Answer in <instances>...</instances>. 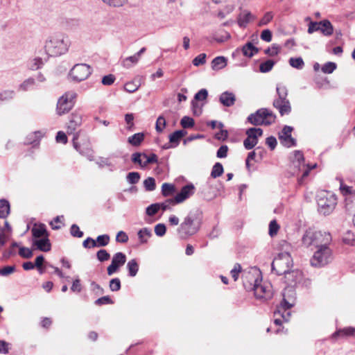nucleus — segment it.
Wrapping results in <instances>:
<instances>
[{"label":"nucleus","mask_w":355,"mask_h":355,"mask_svg":"<svg viewBox=\"0 0 355 355\" xmlns=\"http://www.w3.org/2000/svg\"><path fill=\"white\" fill-rule=\"evenodd\" d=\"M76 97L77 94L74 91L65 92L58 101L56 106L57 114L62 116L68 113L74 106Z\"/></svg>","instance_id":"nucleus-8"},{"label":"nucleus","mask_w":355,"mask_h":355,"mask_svg":"<svg viewBox=\"0 0 355 355\" xmlns=\"http://www.w3.org/2000/svg\"><path fill=\"white\" fill-rule=\"evenodd\" d=\"M144 139V134L142 132L136 133L128 137V142L134 146H139Z\"/></svg>","instance_id":"nucleus-30"},{"label":"nucleus","mask_w":355,"mask_h":355,"mask_svg":"<svg viewBox=\"0 0 355 355\" xmlns=\"http://www.w3.org/2000/svg\"><path fill=\"white\" fill-rule=\"evenodd\" d=\"M295 302V293L291 287H287L283 293V300L281 305L286 306L288 308L293 306Z\"/></svg>","instance_id":"nucleus-20"},{"label":"nucleus","mask_w":355,"mask_h":355,"mask_svg":"<svg viewBox=\"0 0 355 355\" xmlns=\"http://www.w3.org/2000/svg\"><path fill=\"white\" fill-rule=\"evenodd\" d=\"M333 336L334 338H337V337L345 338V337L355 336V328L349 327H345V328L339 329V330L336 331L333 334Z\"/></svg>","instance_id":"nucleus-25"},{"label":"nucleus","mask_w":355,"mask_h":355,"mask_svg":"<svg viewBox=\"0 0 355 355\" xmlns=\"http://www.w3.org/2000/svg\"><path fill=\"white\" fill-rule=\"evenodd\" d=\"M140 179V175L137 172H130L127 175V180L130 184H136Z\"/></svg>","instance_id":"nucleus-57"},{"label":"nucleus","mask_w":355,"mask_h":355,"mask_svg":"<svg viewBox=\"0 0 355 355\" xmlns=\"http://www.w3.org/2000/svg\"><path fill=\"white\" fill-rule=\"evenodd\" d=\"M143 157L146 159L144 162V165L146 166L149 164L157 163V156L153 153L149 156H147L146 154H143Z\"/></svg>","instance_id":"nucleus-60"},{"label":"nucleus","mask_w":355,"mask_h":355,"mask_svg":"<svg viewBox=\"0 0 355 355\" xmlns=\"http://www.w3.org/2000/svg\"><path fill=\"white\" fill-rule=\"evenodd\" d=\"M293 266V259L288 252L279 254L272 262V270L278 275H290Z\"/></svg>","instance_id":"nucleus-3"},{"label":"nucleus","mask_w":355,"mask_h":355,"mask_svg":"<svg viewBox=\"0 0 355 355\" xmlns=\"http://www.w3.org/2000/svg\"><path fill=\"white\" fill-rule=\"evenodd\" d=\"M261 272L257 270L245 272L242 275V281L244 288L248 291H252L259 282H261Z\"/></svg>","instance_id":"nucleus-11"},{"label":"nucleus","mask_w":355,"mask_h":355,"mask_svg":"<svg viewBox=\"0 0 355 355\" xmlns=\"http://www.w3.org/2000/svg\"><path fill=\"white\" fill-rule=\"evenodd\" d=\"M227 60L224 56H218L211 62V68L217 71L225 68L227 66Z\"/></svg>","instance_id":"nucleus-26"},{"label":"nucleus","mask_w":355,"mask_h":355,"mask_svg":"<svg viewBox=\"0 0 355 355\" xmlns=\"http://www.w3.org/2000/svg\"><path fill=\"white\" fill-rule=\"evenodd\" d=\"M289 64L293 68L302 69L304 66V62L302 58H291L289 59Z\"/></svg>","instance_id":"nucleus-39"},{"label":"nucleus","mask_w":355,"mask_h":355,"mask_svg":"<svg viewBox=\"0 0 355 355\" xmlns=\"http://www.w3.org/2000/svg\"><path fill=\"white\" fill-rule=\"evenodd\" d=\"M273 18V14L272 12H266L264 16L261 19V20L259 22V26H262L267 25L269 22L271 21V20Z\"/></svg>","instance_id":"nucleus-52"},{"label":"nucleus","mask_w":355,"mask_h":355,"mask_svg":"<svg viewBox=\"0 0 355 355\" xmlns=\"http://www.w3.org/2000/svg\"><path fill=\"white\" fill-rule=\"evenodd\" d=\"M195 187L192 184L183 187L181 191L175 196L173 201L177 204L183 202L194 193Z\"/></svg>","instance_id":"nucleus-19"},{"label":"nucleus","mask_w":355,"mask_h":355,"mask_svg":"<svg viewBox=\"0 0 355 355\" xmlns=\"http://www.w3.org/2000/svg\"><path fill=\"white\" fill-rule=\"evenodd\" d=\"M55 141L57 143L67 144L68 142L67 134L63 131H58L55 137Z\"/></svg>","instance_id":"nucleus-55"},{"label":"nucleus","mask_w":355,"mask_h":355,"mask_svg":"<svg viewBox=\"0 0 355 355\" xmlns=\"http://www.w3.org/2000/svg\"><path fill=\"white\" fill-rule=\"evenodd\" d=\"M340 193L345 196L355 195V190L353 189V187L347 186L343 183L340 184Z\"/></svg>","instance_id":"nucleus-41"},{"label":"nucleus","mask_w":355,"mask_h":355,"mask_svg":"<svg viewBox=\"0 0 355 355\" xmlns=\"http://www.w3.org/2000/svg\"><path fill=\"white\" fill-rule=\"evenodd\" d=\"M92 73V69L86 64H77L70 71L73 80L80 82L87 79Z\"/></svg>","instance_id":"nucleus-12"},{"label":"nucleus","mask_w":355,"mask_h":355,"mask_svg":"<svg viewBox=\"0 0 355 355\" xmlns=\"http://www.w3.org/2000/svg\"><path fill=\"white\" fill-rule=\"evenodd\" d=\"M32 234L35 238L48 237L49 234L46 231L44 224H40L38 226H34L31 230Z\"/></svg>","instance_id":"nucleus-24"},{"label":"nucleus","mask_w":355,"mask_h":355,"mask_svg":"<svg viewBox=\"0 0 355 355\" xmlns=\"http://www.w3.org/2000/svg\"><path fill=\"white\" fill-rule=\"evenodd\" d=\"M139 58H140L137 54L126 58L123 62V66L125 67H130L132 66V64H136L139 61Z\"/></svg>","instance_id":"nucleus-44"},{"label":"nucleus","mask_w":355,"mask_h":355,"mask_svg":"<svg viewBox=\"0 0 355 355\" xmlns=\"http://www.w3.org/2000/svg\"><path fill=\"white\" fill-rule=\"evenodd\" d=\"M10 213V204L8 200H0V218H5Z\"/></svg>","instance_id":"nucleus-31"},{"label":"nucleus","mask_w":355,"mask_h":355,"mask_svg":"<svg viewBox=\"0 0 355 355\" xmlns=\"http://www.w3.org/2000/svg\"><path fill=\"white\" fill-rule=\"evenodd\" d=\"M127 268L129 275L130 277H135L139 270L138 263L135 259H131L127 263Z\"/></svg>","instance_id":"nucleus-32"},{"label":"nucleus","mask_w":355,"mask_h":355,"mask_svg":"<svg viewBox=\"0 0 355 355\" xmlns=\"http://www.w3.org/2000/svg\"><path fill=\"white\" fill-rule=\"evenodd\" d=\"M263 130L261 128H251L246 131L247 138L243 141L245 148L248 150L253 148L258 143V137L261 136Z\"/></svg>","instance_id":"nucleus-14"},{"label":"nucleus","mask_w":355,"mask_h":355,"mask_svg":"<svg viewBox=\"0 0 355 355\" xmlns=\"http://www.w3.org/2000/svg\"><path fill=\"white\" fill-rule=\"evenodd\" d=\"M331 236L329 232H322L309 229L302 237V243L306 246H314L317 249L329 248Z\"/></svg>","instance_id":"nucleus-2"},{"label":"nucleus","mask_w":355,"mask_h":355,"mask_svg":"<svg viewBox=\"0 0 355 355\" xmlns=\"http://www.w3.org/2000/svg\"><path fill=\"white\" fill-rule=\"evenodd\" d=\"M160 209L159 204H153L147 207L146 214L148 216H154L156 214Z\"/></svg>","instance_id":"nucleus-63"},{"label":"nucleus","mask_w":355,"mask_h":355,"mask_svg":"<svg viewBox=\"0 0 355 355\" xmlns=\"http://www.w3.org/2000/svg\"><path fill=\"white\" fill-rule=\"evenodd\" d=\"M261 282H259L252 290L255 297L259 300H270L273 295L272 286L266 282L262 284Z\"/></svg>","instance_id":"nucleus-13"},{"label":"nucleus","mask_w":355,"mask_h":355,"mask_svg":"<svg viewBox=\"0 0 355 355\" xmlns=\"http://www.w3.org/2000/svg\"><path fill=\"white\" fill-rule=\"evenodd\" d=\"M110 236L107 234L100 235L96 238V240H91L92 246L95 247H104L110 243Z\"/></svg>","instance_id":"nucleus-28"},{"label":"nucleus","mask_w":355,"mask_h":355,"mask_svg":"<svg viewBox=\"0 0 355 355\" xmlns=\"http://www.w3.org/2000/svg\"><path fill=\"white\" fill-rule=\"evenodd\" d=\"M137 234L141 243H146L152 235L150 230L146 227L140 230Z\"/></svg>","instance_id":"nucleus-33"},{"label":"nucleus","mask_w":355,"mask_h":355,"mask_svg":"<svg viewBox=\"0 0 355 355\" xmlns=\"http://www.w3.org/2000/svg\"><path fill=\"white\" fill-rule=\"evenodd\" d=\"M275 65V62L272 60H268L266 62H263L259 65V71L262 73H267L272 70L273 66Z\"/></svg>","instance_id":"nucleus-38"},{"label":"nucleus","mask_w":355,"mask_h":355,"mask_svg":"<svg viewBox=\"0 0 355 355\" xmlns=\"http://www.w3.org/2000/svg\"><path fill=\"white\" fill-rule=\"evenodd\" d=\"M337 205L336 196L329 191H322L318 198V210L324 215L329 214Z\"/></svg>","instance_id":"nucleus-6"},{"label":"nucleus","mask_w":355,"mask_h":355,"mask_svg":"<svg viewBox=\"0 0 355 355\" xmlns=\"http://www.w3.org/2000/svg\"><path fill=\"white\" fill-rule=\"evenodd\" d=\"M336 69V64L332 62L325 63L322 67V71L324 73H331Z\"/></svg>","instance_id":"nucleus-49"},{"label":"nucleus","mask_w":355,"mask_h":355,"mask_svg":"<svg viewBox=\"0 0 355 355\" xmlns=\"http://www.w3.org/2000/svg\"><path fill=\"white\" fill-rule=\"evenodd\" d=\"M343 241L345 244L354 245H355V235L350 231H347L343 238Z\"/></svg>","instance_id":"nucleus-40"},{"label":"nucleus","mask_w":355,"mask_h":355,"mask_svg":"<svg viewBox=\"0 0 355 355\" xmlns=\"http://www.w3.org/2000/svg\"><path fill=\"white\" fill-rule=\"evenodd\" d=\"M219 101L224 106L231 107L234 104L236 101V96L232 92H224L220 94Z\"/></svg>","instance_id":"nucleus-21"},{"label":"nucleus","mask_w":355,"mask_h":355,"mask_svg":"<svg viewBox=\"0 0 355 355\" xmlns=\"http://www.w3.org/2000/svg\"><path fill=\"white\" fill-rule=\"evenodd\" d=\"M320 31L326 36H330L334 33V28L331 23L329 20H323L320 21Z\"/></svg>","instance_id":"nucleus-27"},{"label":"nucleus","mask_w":355,"mask_h":355,"mask_svg":"<svg viewBox=\"0 0 355 355\" xmlns=\"http://www.w3.org/2000/svg\"><path fill=\"white\" fill-rule=\"evenodd\" d=\"M180 124L184 128H190L193 127L195 122L191 117L185 116L181 119Z\"/></svg>","instance_id":"nucleus-43"},{"label":"nucleus","mask_w":355,"mask_h":355,"mask_svg":"<svg viewBox=\"0 0 355 355\" xmlns=\"http://www.w3.org/2000/svg\"><path fill=\"white\" fill-rule=\"evenodd\" d=\"M33 245L42 252H49L51 250V245L48 237L34 241Z\"/></svg>","instance_id":"nucleus-23"},{"label":"nucleus","mask_w":355,"mask_h":355,"mask_svg":"<svg viewBox=\"0 0 355 355\" xmlns=\"http://www.w3.org/2000/svg\"><path fill=\"white\" fill-rule=\"evenodd\" d=\"M70 232L73 237L81 238L83 236V232L80 231L79 227L76 224L71 225Z\"/></svg>","instance_id":"nucleus-58"},{"label":"nucleus","mask_w":355,"mask_h":355,"mask_svg":"<svg viewBox=\"0 0 355 355\" xmlns=\"http://www.w3.org/2000/svg\"><path fill=\"white\" fill-rule=\"evenodd\" d=\"M166 127V119L163 116H159L156 121L155 129L157 132H162Z\"/></svg>","instance_id":"nucleus-46"},{"label":"nucleus","mask_w":355,"mask_h":355,"mask_svg":"<svg viewBox=\"0 0 355 355\" xmlns=\"http://www.w3.org/2000/svg\"><path fill=\"white\" fill-rule=\"evenodd\" d=\"M242 52L245 56L251 58L259 52V49L251 42H248L243 46Z\"/></svg>","instance_id":"nucleus-29"},{"label":"nucleus","mask_w":355,"mask_h":355,"mask_svg":"<svg viewBox=\"0 0 355 355\" xmlns=\"http://www.w3.org/2000/svg\"><path fill=\"white\" fill-rule=\"evenodd\" d=\"M82 122V115L77 112H73L70 115L69 122L67 124V133L74 136V133L77 132L76 130L81 125Z\"/></svg>","instance_id":"nucleus-17"},{"label":"nucleus","mask_w":355,"mask_h":355,"mask_svg":"<svg viewBox=\"0 0 355 355\" xmlns=\"http://www.w3.org/2000/svg\"><path fill=\"white\" fill-rule=\"evenodd\" d=\"M19 254L26 259H29L33 256V252L28 248L21 247L19 250Z\"/></svg>","instance_id":"nucleus-61"},{"label":"nucleus","mask_w":355,"mask_h":355,"mask_svg":"<svg viewBox=\"0 0 355 355\" xmlns=\"http://www.w3.org/2000/svg\"><path fill=\"white\" fill-rule=\"evenodd\" d=\"M175 191V187L173 184L164 183L162 186V193L164 196H171Z\"/></svg>","instance_id":"nucleus-34"},{"label":"nucleus","mask_w":355,"mask_h":355,"mask_svg":"<svg viewBox=\"0 0 355 355\" xmlns=\"http://www.w3.org/2000/svg\"><path fill=\"white\" fill-rule=\"evenodd\" d=\"M35 85V80L33 78H28L24 80L19 86V89L26 92L32 88Z\"/></svg>","instance_id":"nucleus-42"},{"label":"nucleus","mask_w":355,"mask_h":355,"mask_svg":"<svg viewBox=\"0 0 355 355\" xmlns=\"http://www.w3.org/2000/svg\"><path fill=\"white\" fill-rule=\"evenodd\" d=\"M280 51V46L276 44H273L272 47L268 48L265 50V53L270 56H274L277 55Z\"/></svg>","instance_id":"nucleus-64"},{"label":"nucleus","mask_w":355,"mask_h":355,"mask_svg":"<svg viewBox=\"0 0 355 355\" xmlns=\"http://www.w3.org/2000/svg\"><path fill=\"white\" fill-rule=\"evenodd\" d=\"M275 114L266 108L259 109L248 117V121L254 125H270L275 123Z\"/></svg>","instance_id":"nucleus-7"},{"label":"nucleus","mask_w":355,"mask_h":355,"mask_svg":"<svg viewBox=\"0 0 355 355\" xmlns=\"http://www.w3.org/2000/svg\"><path fill=\"white\" fill-rule=\"evenodd\" d=\"M139 86V84L135 83V81H130L125 84L124 89L129 93H132L137 91Z\"/></svg>","instance_id":"nucleus-45"},{"label":"nucleus","mask_w":355,"mask_h":355,"mask_svg":"<svg viewBox=\"0 0 355 355\" xmlns=\"http://www.w3.org/2000/svg\"><path fill=\"white\" fill-rule=\"evenodd\" d=\"M15 95V92L12 90H5L0 93V105L3 102L9 101L12 99Z\"/></svg>","instance_id":"nucleus-37"},{"label":"nucleus","mask_w":355,"mask_h":355,"mask_svg":"<svg viewBox=\"0 0 355 355\" xmlns=\"http://www.w3.org/2000/svg\"><path fill=\"white\" fill-rule=\"evenodd\" d=\"M254 19V17L250 12L244 10L239 14L237 18V22L240 27L245 28L246 26Z\"/></svg>","instance_id":"nucleus-22"},{"label":"nucleus","mask_w":355,"mask_h":355,"mask_svg":"<svg viewBox=\"0 0 355 355\" xmlns=\"http://www.w3.org/2000/svg\"><path fill=\"white\" fill-rule=\"evenodd\" d=\"M110 288L112 291H118L121 288V281L119 278H114L110 282Z\"/></svg>","instance_id":"nucleus-56"},{"label":"nucleus","mask_w":355,"mask_h":355,"mask_svg":"<svg viewBox=\"0 0 355 355\" xmlns=\"http://www.w3.org/2000/svg\"><path fill=\"white\" fill-rule=\"evenodd\" d=\"M80 130L77 131L73 136L72 144L73 148L80 155L86 157L89 161L94 159V150L89 137H85L79 141Z\"/></svg>","instance_id":"nucleus-5"},{"label":"nucleus","mask_w":355,"mask_h":355,"mask_svg":"<svg viewBox=\"0 0 355 355\" xmlns=\"http://www.w3.org/2000/svg\"><path fill=\"white\" fill-rule=\"evenodd\" d=\"M96 257L99 261L103 262L109 260L110 254L106 250L101 249L97 252Z\"/></svg>","instance_id":"nucleus-48"},{"label":"nucleus","mask_w":355,"mask_h":355,"mask_svg":"<svg viewBox=\"0 0 355 355\" xmlns=\"http://www.w3.org/2000/svg\"><path fill=\"white\" fill-rule=\"evenodd\" d=\"M44 261V257L42 255H40L36 257L35 261V267L37 268L38 271L40 274H42L44 272V270L42 268L43 263Z\"/></svg>","instance_id":"nucleus-59"},{"label":"nucleus","mask_w":355,"mask_h":355,"mask_svg":"<svg viewBox=\"0 0 355 355\" xmlns=\"http://www.w3.org/2000/svg\"><path fill=\"white\" fill-rule=\"evenodd\" d=\"M206 57L205 53H200L193 60V64L196 67L204 64L206 62Z\"/></svg>","instance_id":"nucleus-51"},{"label":"nucleus","mask_w":355,"mask_h":355,"mask_svg":"<svg viewBox=\"0 0 355 355\" xmlns=\"http://www.w3.org/2000/svg\"><path fill=\"white\" fill-rule=\"evenodd\" d=\"M187 134L184 130H176L173 132L169 137L171 143L178 144L180 139Z\"/></svg>","instance_id":"nucleus-35"},{"label":"nucleus","mask_w":355,"mask_h":355,"mask_svg":"<svg viewBox=\"0 0 355 355\" xmlns=\"http://www.w3.org/2000/svg\"><path fill=\"white\" fill-rule=\"evenodd\" d=\"M44 48L49 55L58 56L67 51L68 46L63 38L55 37L46 41Z\"/></svg>","instance_id":"nucleus-9"},{"label":"nucleus","mask_w":355,"mask_h":355,"mask_svg":"<svg viewBox=\"0 0 355 355\" xmlns=\"http://www.w3.org/2000/svg\"><path fill=\"white\" fill-rule=\"evenodd\" d=\"M223 171L224 170L223 165L220 163L217 162L214 165L212 168L211 176L213 178H218L223 175Z\"/></svg>","instance_id":"nucleus-36"},{"label":"nucleus","mask_w":355,"mask_h":355,"mask_svg":"<svg viewBox=\"0 0 355 355\" xmlns=\"http://www.w3.org/2000/svg\"><path fill=\"white\" fill-rule=\"evenodd\" d=\"M223 124L221 123H218V128L220 131L216 134V138L219 140H225L228 136V132L225 130H223Z\"/></svg>","instance_id":"nucleus-54"},{"label":"nucleus","mask_w":355,"mask_h":355,"mask_svg":"<svg viewBox=\"0 0 355 355\" xmlns=\"http://www.w3.org/2000/svg\"><path fill=\"white\" fill-rule=\"evenodd\" d=\"M332 259V252L329 248H318L311 259V263L315 267L327 265Z\"/></svg>","instance_id":"nucleus-10"},{"label":"nucleus","mask_w":355,"mask_h":355,"mask_svg":"<svg viewBox=\"0 0 355 355\" xmlns=\"http://www.w3.org/2000/svg\"><path fill=\"white\" fill-rule=\"evenodd\" d=\"M277 98L273 101V106L279 112L281 116L288 114L291 112V106L289 100L287 98L288 89L286 86L279 85L277 87Z\"/></svg>","instance_id":"nucleus-4"},{"label":"nucleus","mask_w":355,"mask_h":355,"mask_svg":"<svg viewBox=\"0 0 355 355\" xmlns=\"http://www.w3.org/2000/svg\"><path fill=\"white\" fill-rule=\"evenodd\" d=\"M290 309L291 308L281 304L277 307V309L275 311L273 315L274 323L277 326H280L284 322H287L289 321L291 316Z\"/></svg>","instance_id":"nucleus-15"},{"label":"nucleus","mask_w":355,"mask_h":355,"mask_svg":"<svg viewBox=\"0 0 355 355\" xmlns=\"http://www.w3.org/2000/svg\"><path fill=\"white\" fill-rule=\"evenodd\" d=\"M144 185L147 191H153L155 189V180L153 178L149 177L144 180Z\"/></svg>","instance_id":"nucleus-50"},{"label":"nucleus","mask_w":355,"mask_h":355,"mask_svg":"<svg viewBox=\"0 0 355 355\" xmlns=\"http://www.w3.org/2000/svg\"><path fill=\"white\" fill-rule=\"evenodd\" d=\"M202 223V214L198 211L190 212L178 228V233L181 239H187L196 234Z\"/></svg>","instance_id":"nucleus-1"},{"label":"nucleus","mask_w":355,"mask_h":355,"mask_svg":"<svg viewBox=\"0 0 355 355\" xmlns=\"http://www.w3.org/2000/svg\"><path fill=\"white\" fill-rule=\"evenodd\" d=\"M155 233L158 236H163L166 234V226L162 223H159L155 227Z\"/></svg>","instance_id":"nucleus-62"},{"label":"nucleus","mask_w":355,"mask_h":355,"mask_svg":"<svg viewBox=\"0 0 355 355\" xmlns=\"http://www.w3.org/2000/svg\"><path fill=\"white\" fill-rule=\"evenodd\" d=\"M293 128L285 125L279 135L281 143L286 147L290 148L296 145V141L291 136Z\"/></svg>","instance_id":"nucleus-18"},{"label":"nucleus","mask_w":355,"mask_h":355,"mask_svg":"<svg viewBox=\"0 0 355 355\" xmlns=\"http://www.w3.org/2000/svg\"><path fill=\"white\" fill-rule=\"evenodd\" d=\"M126 261V256L123 252H116L112 257L111 264L107 267L108 275L116 272L120 267L123 266Z\"/></svg>","instance_id":"nucleus-16"},{"label":"nucleus","mask_w":355,"mask_h":355,"mask_svg":"<svg viewBox=\"0 0 355 355\" xmlns=\"http://www.w3.org/2000/svg\"><path fill=\"white\" fill-rule=\"evenodd\" d=\"M279 225L277 223L275 220H273L270 221L269 224V234L270 236L273 237L275 235H277L279 230Z\"/></svg>","instance_id":"nucleus-47"},{"label":"nucleus","mask_w":355,"mask_h":355,"mask_svg":"<svg viewBox=\"0 0 355 355\" xmlns=\"http://www.w3.org/2000/svg\"><path fill=\"white\" fill-rule=\"evenodd\" d=\"M94 303L97 306H102L105 304H112L114 302L108 295H106L97 299Z\"/></svg>","instance_id":"nucleus-53"}]
</instances>
